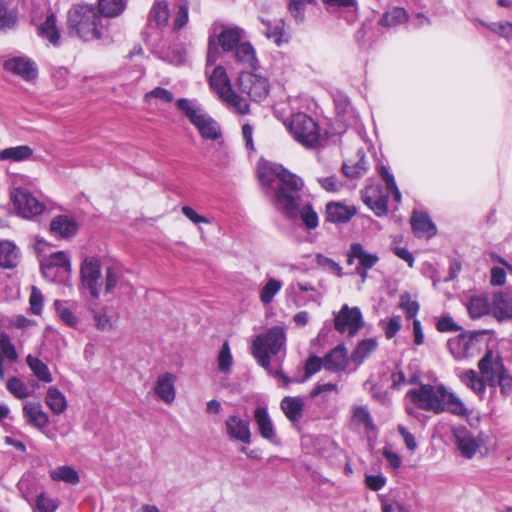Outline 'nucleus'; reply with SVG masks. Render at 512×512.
Listing matches in <instances>:
<instances>
[{"mask_svg": "<svg viewBox=\"0 0 512 512\" xmlns=\"http://www.w3.org/2000/svg\"><path fill=\"white\" fill-rule=\"evenodd\" d=\"M258 177L277 211L289 220L301 218L304 226L315 229L318 215L309 200L303 197L304 181L279 164H264L258 168Z\"/></svg>", "mask_w": 512, "mask_h": 512, "instance_id": "1", "label": "nucleus"}, {"mask_svg": "<svg viewBox=\"0 0 512 512\" xmlns=\"http://www.w3.org/2000/svg\"><path fill=\"white\" fill-rule=\"evenodd\" d=\"M406 397L418 409L440 414L449 412L456 416H468V409L461 399L443 385L421 384L410 389Z\"/></svg>", "mask_w": 512, "mask_h": 512, "instance_id": "2", "label": "nucleus"}, {"mask_svg": "<svg viewBox=\"0 0 512 512\" xmlns=\"http://www.w3.org/2000/svg\"><path fill=\"white\" fill-rule=\"evenodd\" d=\"M67 28L69 35L91 41L103 37L106 24L93 5L77 4L68 11Z\"/></svg>", "mask_w": 512, "mask_h": 512, "instance_id": "3", "label": "nucleus"}, {"mask_svg": "<svg viewBox=\"0 0 512 512\" xmlns=\"http://www.w3.org/2000/svg\"><path fill=\"white\" fill-rule=\"evenodd\" d=\"M286 342V334L282 327L274 326L265 334L258 335L252 344V355L257 363L263 367L271 375H274L284 382L287 387L292 381L281 370L275 372L270 367V356L278 355L284 348Z\"/></svg>", "mask_w": 512, "mask_h": 512, "instance_id": "4", "label": "nucleus"}, {"mask_svg": "<svg viewBox=\"0 0 512 512\" xmlns=\"http://www.w3.org/2000/svg\"><path fill=\"white\" fill-rule=\"evenodd\" d=\"M244 41H246V31L243 28L236 25L215 26L213 34L208 38L207 66L217 62L220 56L219 48L231 54Z\"/></svg>", "mask_w": 512, "mask_h": 512, "instance_id": "5", "label": "nucleus"}, {"mask_svg": "<svg viewBox=\"0 0 512 512\" xmlns=\"http://www.w3.org/2000/svg\"><path fill=\"white\" fill-rule=\"evenodd\" d=\"M176 107L196 127L203 139L217 140L222 136L217 121L204 111L197 100L180 98L176 101Z\"/></svg>", "mask_w": 512, "mask_h": 512, "instance_id": "6", "label": "nucleus"}, {"mask_svg": "<svg viewBox=\"0 0 512 512\" xmlns=\"http://www.w3.org/2000/svg\"><path fill=\"white\" fill-rule=\"evenodd\" d=\"M288 129L293 138L308 149H318L326 140L318 123L302 112L292 115Z\"/></svg>", "mask_w": 512, "mask_h": 512, "instance_id": "7", "label": "nucleus"}, {"mask_svg": "<svg viewBox=\"0 0 512 512\" xmlns=\"http://www.w3.org/2000/svg\"><path fill=\"white\" fill-rule=\"evenodd\" d=\"M210 88L219 96L222 102L235 112L246 115L249 113V104L232 88L226 69L217 65L209 76Z\"/></svg>", "mask_w": 512, "mask_h": 512, "instance_id": "8", "label": "nucleus"}, {"mask_svg": "<svg viewBox=\"0 0 512 512\" xmlns=\"http://www.w3.org/2000/svg\"><path fill=\"white\" fill-rule=\"evenodd\" d=\"M380 260L377 253L368 252L361 243L354 242L350 244L347 251V264L352 265L357 261L355 273L360 276L364 283L368 278V271L372 269Z\"/></svg>", "mask_w": 512, "mask_h": 512, "instance_id": "9", "label": "nucleus"}, {"mask_svg": "<svg viewBox=\"0 0 512 512\" xmlns=\"http://www.w3.org/2000/svg\"><path fill=\"white\" fill-rule=\"evenodd\" d=\"M238 86L242 93L247 94L253 101L265 99L269 93L268 80L251 71H242L238 77Z\"/></svg>", "mask_w": 512, "mask_h": 512, "instance_id": "10", "label": "nucleus"}, {"mask_svg": "<svg viewBox=\"0 0 512 512\" xmlns=\"http://www.w3.org/2000/svg\"><path fill=\"white\" fill-rule=\"evenodd\" d=\"M11 200L18 213L24 218H32L41 214L45 208L29 190L18 187L11 192Z\"/></svg>", "mask_w": 512, "mask_h": 512, "instance_id": "11", "label": "nucleus"}, {"mask_svg": "<svg viewBox=\"0 0 512 512\" xmlns=\"http://www.w3.org/2000/svg\"><path fill=\"white\" fill-rule=\"evenodd\" d=\"M82 287L87 289L93 299L100 296L99 279L101 276V264L96 257H85L80 266Z\"/></svg>", "mask_w": 512, "mask_h": 512, "instance_id": "12", "label": "nucleus"}, {"mask_svg": "<svg viewBox=\"0 0 512 512\" xmlns=\"http://www.w3.org/2000/svg\"><path fill=\"white\" fill-rule=\"evenodd\" d=\"M334 323L339 333L347 332L349 336H354L363 326L362 313L358 307L349 308L345 304L335 315Z\"/></svg>", "mask_w": 512, "mask_h": 512, "instance_id": "13", "label": "nucleus"}, {"mask_svg": "<svg viewBox=\"0 0 512 512\" xmlns=\"http://www.w3.org/2000/svg\"><path fill=\"white\" fill-rule=\"evenodd\" d=\"M478 369L487 384L493 388L496 387V379L506 370L502 357L495 355L491 349H488L479 360Z\"/></svg>", "mask_w": 512, "mask_h": 512, "instance_id": "14", "label": "nucleus"}, {"mask_svg": "<svg viewBox=\"0 0 512 512\" xmlns=\"http://www.w3.org/2000/svg\"><path fill=\"white\" fill-rule=\"evenodd\" d=\"M478 343L477 335L462 333L449 339L447 346L456 360H462L474 356Z\"/></svg>", "mask_w": 512, "mask_h": 512, "instance_id": "15", "label": "nucleus"}, {"mask_svg": "<svg viewBox=\"0 0 512 512\" xmlns=\"http://www.w3.org/2000/svg\"><path fill=\"white\" fill-rule=\"evenodd\" d=\"M453 435L458 450L466 458H472L482 444L480 439L464 426L455 428Z\"/></svg>", "mask_w": 512, "mask_h": 512, "instance_id": "16", "label": "nucleus"}, {"mask_svg": "<svg viewBox=\"0 0 512 512\" xmlns=\"http://www.w3.org/2000/svg\"><path fill=\"white\" fill-rule=\"evenodd\" d=\"M254 420L257 425L259 434L263 439L269 441L272 444L280 443L273 421L269 416L267 407L258 406L254 410Z\"/></svg>", "mask_w": 512, "mask_h": 512, "instance_id": "17", "label": "nucleus"}, {"mask_svg": "<svg viewBox=\"0 0 512 512\" xmlns=\"http://www.w3.org/2000/svg\"><path fill=\"white\" fill-rule=\"evenodd\" d=\"M231 57L243 71H255L259 67L256 51L249 41H244L232 53Z\"/></svg>", "mask_w": 512, "mask_h": 512, "instance_id": "18", "label": "nucleus"}, {"mask_svg": "<svg viewBox=\"0 0 512 512\" xmlns=\"http://www.w3.org/2000/svg\"><path fill=\"white\" fill-rule=\"evenodd\" d=\"M225 429L229 438L245 444L251 443L250 424L240 416H229L225 421Z\"/></svg>", "mask_w": 512, "mask_h": 512, "instance_id": "19", "label": "nucleus"}, {"mask_svg": "<svg viewBox=\"0 0 512 512\" xmlns=\"http://www.w3.org/2000/svg\"><path fill=\"white\" fill-rule=\"evenodd\" d=\"M174 0H154L147 16L149 29H161L168 24L170 18V4Z\"/></svg>", "mask_w": 512, "mask_h": 512, "instance_id": "20", "label": "nucleus"}, {"mask_svg": "<svg viewBox=\"0 0 512 512\" xmlns=\"http://www.w3.org/2000/svg\"><path fill=\"white\" fill-rule=\"evenodd\" d=\"M4 69L31 81L37 77L38 71L35 63L27 57H13L4 62Z\"/></svg>", "mask_w": 512, "mask_h": 512, "instance_id": "21", "label": "nucleus"}, {"mask_svg": "<svg viewBox=\"0 0 512 512\" xmlns=\"http://www.w3.org/2000/svg\"><path fill=\"white\" fill-rule=\"evenodd\" d=\"M40 267L43 276H53V267L60 270V273H70V258L64 251H57L41 259Z\"/></svg>", "mask_w": 512, "mask_h": 512, "instance_id": "22", "label": "nucleus"}, {"mask_svg": "<svg viewBox=\"0 0 512 512\" xmlns=\"http://www.w3.org/2000/svg\"><path fill=\"white\" fill-rule=\"evenodd\" d=\"M348 365V354L344 344L337 345L323 357V367L333 372H342Z\"/></svg>", "mask_w": 512, "mask_h": 512, "instance_id": "23", "label": "nucleus"}, {"mask_svg": "<svg viewBox=\"0 0 512 512\" xmlns=\"http://www.w3.org/2000/svg\"><path fill=\"white\" fill-rule=\"evenodd\" d=\"M77 231V222L67 215H58L50 222V232L56 237L69 239L75 236Z\"/></svg>", "mask_w": 512, "mask_h": 512, "instance_id": "24", "label": "nucleus"}, {"mask_svg": "<svg viewBox=\"0 0 512 512\" xmlns=\"http://www.w3.org/2000/svg\"><path fill=\"white\" fill-rule=\"evenodd\" d=\"M21 261V251L19 247L10 240H0V267L3 269H13Z\"/></svg>", "mask_w": 512, "mask_h": 512, "instance_id": "25", "label": "nucleus"}, {"mask_svg": "<svg viewBox=\"0 0 512 512\" xmlns=\"http://www.w3.org/2000/svg\"><path fill=\"white\" fill-rule=\"evenodd\" d=\"M411 227L417 237L431 238L435 236L437 232L435 224L425 212H413Z\"/></svg>", "mask_w": 512, "mask_h": 512, "instance_id": "26", "label": "nucleus"}, {"mask_svg": "<svg viewBox=\"0 0 512 512\" xmlns=\"http://www.w3.org/2000/svg\"><path fill=\"white\" fill-rule=\"evenodd\" d=\"M363 201L376 215L383 216L388 212V196L382 195L377 187H369L362 194Z\"/></svg>", "mask_w": 512, "mask_h": 512, "instance_id": "27", "label": "nucleus"}, {"mask_svg": "<svg viewBox=\"0 0 512 512\" xmlns=\"http://www.w3.org/2000/svg\"><path fill=\"white\" fill-rule=\"evenodd\" d=\"M491 312L500 322L512 319V298L503 292L495 293L491 302Z\"/></svg>", "mask_w": 512, "mask_h": 512, "instance_id": "28", "label": "nucleus"}, {"mask_svg": "<svg viewBox=\"0 0 512 512\" xmlns=\"http://www.w3.org/2000/svg\"><path fill=\"white\" fill-rule=\"evenodd\" d=\"M280 407L288 420L296 423L302 418L304 401L300 397L286 396L281 400Z\"/></svg>", "mask_w": 512, "mask_h": 512, "instance_id": "29", "label": "nucleus"}, {"mask_svg": "<svg viewBox=\"0 0 512 512\" xmlns=\"http://www.w3.org/2000/svg\"><path fill=\"white\" fill-rule=\"evenodd\" d=\"M175 377L171 373L161 375L155 385V393L166 403H171L175 399L174 388Z\"/></svg>", "mask_w": 512, "mask_h": 512, "instance_id": "30", "label": "nucleus"}, {"mask_svg": "<svg viewBox=\"0 0 512 512\" xmlns=\"http://www.w3.org/2000/svg\"><path fill=\"white\" fill-rule=\"evenodd\" d=\"M355 214V209L341 203L330 202L326 206V220L333 223L349 221Z\"/></svg>", "mask_w": 512, "mask_h": 512, "instance_id": "31", "label": "nucleus"}, {"mask_svg": "<svg viewBox=\"0 0 512 512\" xmlns=\"http://www.w3.org/2000/svg\"><path fill=\"white\" fill-rule=\"evenodd\" d=\"M461 382L469 387L478 396L483 397L486 391L487 382L475 370L467 369L459 372L458 374Z\"/></svg>", "mask_w": 512, "mask_h": 512, "instance_id": "32", "label": "nucleus"}, {"mask_svg": "<svg viewBox=\"0 0 512 512\" xmlns=\"http://www.w3.org/2000/svg\"><path fill=\"white\" fill-rule=\"evenodd\" d=\"M23 414L27 422L38 428H43L49 423L48 415L38 403H27L23 407Z\"/></svg>", "mask_w": 512, "mask_h": 512, "instance_id": "33", "label": "nucleus"}, {"mask_svg": "<svg viewBox=\"0 0 512 512\" xmlns=\"http://www.w3.org/2000/svg\"><path fill=\"white\" fill-rule=\"evenodd\" d=\"M408 19L409 14L404 8L393 7L382 15L378 21V24L386 28H393L407 22Z\"/></svg>", "mask_w": 512, "mask_h": 512, "instance_id": "34", "label": "nucleus"}, {"mask_svg": "<svg viewBox=\"0 0 512 512\" xmlns=\"http://www.w3.org/2000/svg\"><path fill=\"white\" fill-rule=\"evenodd\" d=\"M33 149L28 145L5 148L0 151V161L22 162L30 159Z\"/></svg>", "mask_w": 512, "mask_h": 512, "instance_id": "35", "label": "nucleus"}, {"mask_svg": "<svg viewBox=\"0 0 512 512\" xmlns=\"http://www.w3.org/2000/svg\"><path fill=\"white\" fill-rule=\"evenodd\" d=\"M26 363L33 375L41 382L50 383L53 381L51 372L46 363H44L41 359L34 357L32 355H28L26 357Z\"/></svg>", "mask_w": 512, "mask_h": 512, "instance_id": "36", "label": "nucleus"}, {"mask_svg": "<svg viewBox=\"0 0 512 512\" xmlns=\"http://www.w3.org/2000/svg\"><path fill=\"white\" fill-rule=\"evenodd\" d=\"M45 403L57 415L63 413L67 408L65 395L56 387H50L47 390Z\"/></svg>", "mask_w": 512, "mask_h": 512, "instance_id": "37", "label": "nucleus"}, {"mask_svg": "<svg viewBox=\"0 0 512 512\" xmlns=\"http://www.w3.org/2000/svg\"><path fill=\"white\" fill-rule=\"evenodd\" d=\"M467 310L472 319H478L491 311V303L486 296H473L469 300Z\"/></svg>", "mask_w": 512, "mask_h": 512, "instance_id": "38", "label": "nucleus"}, {"mask_svg": "<svg viewBox=\"0 0 512 512\" xmlns=\"http://www.w3.org/2000/svg\"><path fill=\"white\" fill-rule=\"evenodd\" d=\"M377 346L378 343L376 339L373 338L360 341L351 355L352 361L357 365L362 364L364 360L376 350Z\"/></svg>", "mask_w": 512, "mask_h": 512, "instance_id": "39", "label": "nucleus"}, {"mask_svg": "<svg viewBox=\"0 0 512 512\" xmlns=\"http://www.w3.org/2000/svg\"><path fill=\"white\" fill-rule=\"evenodd\" d=\"M39 33L54 46L59 45L60 33L56 26V17L54 14L46 18L45 22L39 27Z\"/></svg>", "mask_w": 512, "mask_h": 512, "instance_id": "40", "label": "nucleus"}, {"mask_svg": "<svg viewBox=\"0 0 512 512\" xmlns=\"http://www.w3.org/2000/svg\"><path fill=\"white\" fill-rule=\"evenodd\" d=\"M282 286V281L269 277L259 291V299L261 303L264 305L270 304L273 301L275 295L280 292Z\"/></svg>", "mask_w": 512, "mask_h": 512, "instance_id": "41", "label": "nucleus"}, {"mask_svg": "<svg viewBox=\"0 0 512 512\" xmlns=\"http://www.w3.org/2000/svg\"><path fill=\"white\" fill-rule=\"evenodd\" d=\"M176 12L173 16L172 29L173 31L181 30L189 20V1L188 0H174Z\"/></svg>", "mask_w": 512, "mask_h": 512, "instance_id": "42", "label": "nucleus"}, {"mask_svg": "<svg viewBox=\"0 0 512 512\" xmlns=\"http://www.w3.org/2000/svg\"><path fill=\"white\" fill-rule=\"evenodd\" d=\"M97 10L101 17L110 18L120 15L125 9L124 0H99Z\"/></svg>", "mask_w": 512, "mask_h": 512, "instance_id": "43", "label": "nucleus"}, {"mask_svg": "<svg viewBox=\"0 0 512 512\" xmlns=\"http://www.w3.org/2000/svg\"><path fill=\"white\" fill-rule=\"evenodd\" d=\"M50 477L54 481H63L71 485H76L80 481L78 472L66 465L53 469L50 472Z\"/></svg>", "mask_w": 512, "mask_h": 512, "instance_id": "44", "label": "nucleus"}, {"mask_svg": "<svg viewBox=\"0 0 512 512\" xmlns=\"http://www.w3.org/2000/svg\"><path fill=\"white\" fill-rule=\"evenodd\" d=\"M323 4L327 6L328 9H344L347 10L349 15V22H352L356 18V13L358 10L357 0H322Z\"/></svg>", "mask_w": 512, "mask_h": 512, "instance_id": "45", "label": "nucleus"}, {"mask_svg": "<svg viewBox=\"0 0 512 512\" xmlns=\"http://www.w3.org/2000/svg\"><path fill=\"white\" fill-rule=\"evenodd\" d=\"M17 21V13L10 9L5 0H0V29H9L14 27Z\"/></svg>", "mask_w": 512, "mask_h": 512, "instance_id": "46", "label": "nucleus"}, {"mask_svg": "<svg viewBox=\"0 0 512 512\" xmlns=\"http://www.w3.org/2000/svg\"><path fill=\"white\" fill-rule=\"evenodd\" d=\"M352 417L355 422L364 426L367 431L375 429V424L369 410L365 406H355Z\"/></svg>", "mask_w": 512, "mask_h": 512, "instance_id": "47", "label": "nucleus"}, {"mask_svg": "<svg viewBox=\"0 0 512 512\" xmlns=\"http://www.w3.org/2000/svg\"><path fill=\"white\" fill-rule=\"evenodd\" d=\"M54 307L58 317L64 322L66 325L70 327H75L78 323L77 317L72 312V310L66 306V302L61 300L54 301Z\"/></svg>", "mask_w": 512, "mask_h": 512, "instance_id": "48", "label": "nucleus"}, {"mask_svg": "<svg viewBox=\"0 0 512 512\" xmlns=\"http://www.w3.org/2000/svg\"><path fill=\"white\" fill-rule=\"evenodd\" d=\"M379 174L382 178V180L386 184V189L388 193H391L395 202L400 203L401 202V193L397 187V184L395 182L394 176L392 173H390L389 169L385 166H381L379 168Z\"/></svg>", "mask_w": 512, "mask_h": 512, "instance_id": "49", "label": "nucleus"}, {"mask_svg": "<svg viewBox=\"0 0 512 512\" xmlns=\"http://www.w3.org/2000/svg\"><path fill=\"white\" fill-rule=\"evenodd\" d=\"M7 390L18 399L29 397L30 392L24 382L18 377H11L6 382Z\"/></svg>", "mask_w": 512, "mask_h": 512, "instance_id": "50", "label": "nucleus"}, {"mask_svg": "<svg viewBox=\"0 0 512 512\" xmlns=\"http://www.w3.org/2000/svg\"><path fill=\"white\" fill-rule=\"evenodd\" d=\"M420 380V375L417 373H413L410 376H406V374L401 370L397 369L391 374L392 388L400 389L403 385L406 384H416Z\"/></svg>", "mask_w": 512, "mask_h": 512, "instance_id": "51", "label": "nucleus"}, {"mask_svg": "<svg viewBox=\"0 0 512 512\" xmlns=\"http://www.w3.org/2000/svg\"><path fill=\"white\" fill-rule=\"evenodd\" d=\"M479 23L500 37L508 40L512 39V23L510 22L500 21L485 23L484 21H479Z\"/></svg>", "mask_w": 512, "mask_h": 512, "instance_id": "52", "label": "nucleus"}, {"mask_svg": "<svg viewBox=\"0 0 512 512\" xmlns=\"http://www.w3.org/2000/svg\"><path fill=\"white\" fill-rule=\"evenodd\" d=\"M233 364V358L228 341H225L218 354V368L221 372H228Z\"/></svg>", "mask_w": 512, "mask_h": 512, "instance_id": "53", "label": "nucleus"}, {"mask_svg": "<svg viewBox=\"0 0 512 512\" xmlns=\"http://www.w3.org/2000/svg\"><path fill=\"white\" fill-rule=\"evenodd\" d=\"M367 170L365 166V161L361 158L358 162L353 165H349L348 163H343L342 171L343 174L348 178H358L362 176Z\"/></svg>", "mask_w": 512, "mask_h": 512, "instance_id": "54", "label": "nucleus"}, {"mask_svg": "<svg viewBox=\"0 0 512 512\" xmlns=\"http://www.w3.org/2000/svg\"><path fill=\"white\" fill-rule=\"evenodd\" d=\"M0 349L1 353L10 361H15L18 358L14 345L12 344L8 334L0 333Z\"/></svg>", "mask_w": 512, "mask_h": 512, "instance_id": "55", "label": "nucleus"}, {"mask_svg": "<svg viewBox=\"0 0 512 512\" xmlns=\"http://www.w3.org/2000/svg\"><path fill=\"white\" fill-rule=\"evenodd\" d=\"M316 263L324 269L331 271L339 277L343 276L342 267L333 259L328 258L320 253L315 256Z\"/></svg>", "mask_w": 512, "mask_h": 512, "instance_id": "56", "label": "nucleus"}, {"mask_svg": "<svg viewBox=\"0 0 512 512\" xmlns=\"http://www.w3.org/2000/svg\"><path fill=\"white\" fill-rule=\"evenodd\" d=\"M400 307L405 311L406 317L408 319H417L416 315L419 311V304L417 301L412 300L408 294L401 296Z\"/></svg>", "mask_w": 512, "mask_h": 512, "instance_id": "57", "label": "nucleus"}, {"mask_svg": "<svg viewBox=\"0 0 512 512\" xmlns=\"http://www.w3.org/2000/svg\"><path fill=\"white\" fill-rule=\"evenodd\" d=\"M436 329L441 332H458L462 329L461 326H459L451 316L446 315L443 317H440L436 322Z\"/></svg>", "mask_w": 512, "mask_h": 512, "instance_id": "58", "label": "nucleus"}, {"mask_svg": "<svg viewBox=\"0 0 512 512\" xmlns=\"http://www.w3.org/2000/svg\"><path fill=\"white\" fill-rule=\"evenodd\" d=\"M29 303L31 312L35 315H40L43 309V295L41 291L34 286L32 287Z\"/></svg>", "mask_w": 512, "mask_h": 512, "instance_id": "59", "label": "nucleus"}, {"mask_svg": "<svg viewBox=\"0 0 512 512\" xmlns=\"http://www.w3.org/2000/svg\"><path fill=\"white\" fill-rule=\"evenodd\" d=\"M151 98L159 99L162 102L170 103L173 101L174 96L173 93L169 90L162 88V87H156L150 92L146 93L145 100L148 101Z\"/></svg>", "mask_w": 512, "mask_h": 512, "instance_id": "60", "label": "nucleus"}, {"mask_svg": "<svg viewBox=\"0 0 512 512\" xmlns=\"http://www.w3.org/2000/svg\"><path fill=\"white\" fill-rule=\"evenodd\" d=\"M118 282V273L112 268L108 267L105 270V280H104V293L111 294Z\"/></svg>", "mask_w": 512, "mask_h": 512, "instance_id": "61", "label": "nucleus"}, {"mask_svg": "<svg viewBox=\"0 0 512 512\" xmlns=\"http://www.w3.org/2000/svg\"><path fill=\"white\" fill-rule=\"evenodd\" d=\"M323 367V358L318 356H311L307 359L305 364V377L309 378L315 373L319 372Z\"/></svg>", "mask_w": 512, "mask_h": 512, "instance_id": "62", "label": "nucleus"}, {"mask_svg": "<svg viewBox=\"0 0 512 512\" xmlns=\"http://www.w3.org/2000/svg\"><path fill=\"white\" fill-rule=\"evenodd\" d=\"M36 507L40 512H54L57 509V504L42 493L37 497Z\"/></svg>", "mask_w": 512, "mask_h": 512, "instance_id": "63", "label": "nucleus"}, {"mask_svg": "<svg viewBox=\"0 0 512 512\" xmlns=\"http://www.w3.org/2000/svg\"><path fill=\"white\" fill-rule=\"evenodd\" d=\"M496 386H499L503 395L512 393V376L504 371L498 379H496Z\"/></svg>", "mask_w": 512, "mask_h": 512, "instance_id": "64", "label": "nucleus"}]
</instances>
